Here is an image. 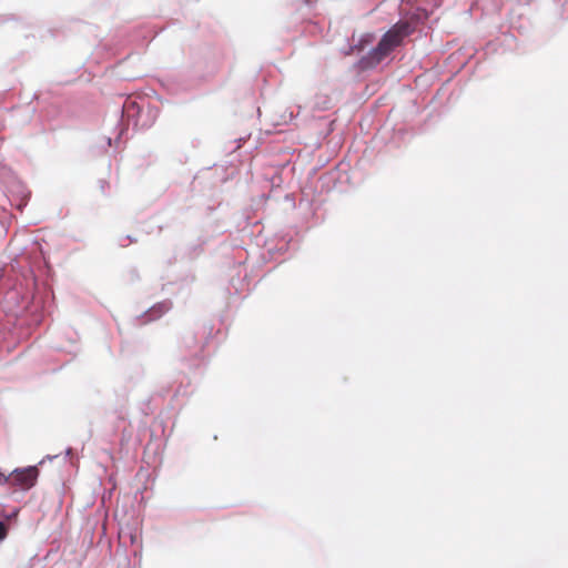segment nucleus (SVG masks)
<instances>
[{
	"label": "nucleus",
	"instance_id": "1",
	"mask_svg": "<svg viewBox=\"0 0 568 568\" xmlns=\"http://www.w3.org/2000/svg\"><path fill=\"white\" fill-rule=\"evenodd\" d=\"M414 31L408 21H398L381 39L376 48L362 58L364 69L374 68L381 63L403 40Z\"/></svg>",
	"mask_w": 568,
	"mask_h": 568
},
{
	"label": "nucleus",
	"instance_id": "2",
	"mask_svg": "<svg viewBox=\"0 0 568 568\" xmlns=\"http://www.w3.org/2000/svg\"><path fill=\"white\" fill-rule=\"evenodd\" d=\"M38 476L39 469L37 466L17 468L11 473V486L28 490L36 485Z\"/></svg>",
	"mask_w": 568,
	"mask_h": 568
},
{
	"label": "nucleus",
	"instance_id": "3",
	"mask_svg": "<svg viewBox=\"0 0 568 568\" xmlns=\"http://www.w3.org/2000/svg\"><path fill=\"white\" fill-rule=\"evenodd\" d=\"M4 484L11 485V474L10 475H6V474L0 471V485H4Z\"/></svg>",
	"mask_w": 568,
	"mask_h": 568
},
{
	"label": "nucleus",
	"instance_id": "4",
	"mask_svg": "<svg viewBox=\"0 0 568 568\" xmlns=\"http://www.w3.org/2000/svg\"><path fill=\"white\" fill-rule=\"evenodd\" d=\"M6 536H7V527L2 521H0V540L4 539Z\"/></svg>",
	"mask_w": 568,
	"mask_h": 568
}]
</instances>
